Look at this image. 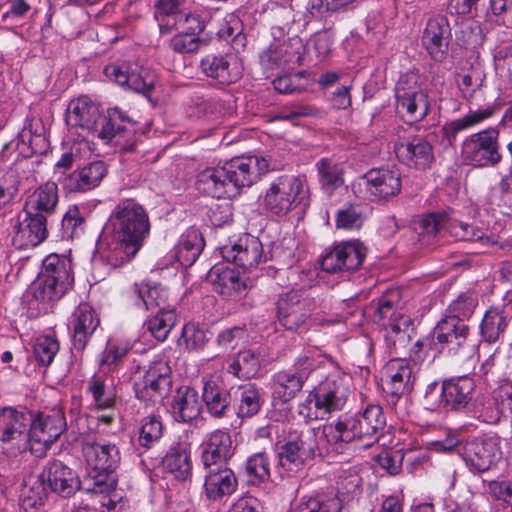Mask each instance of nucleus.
I'll return each instance as SVG.
<instances>
[{
	"instance_id": "60",
	"label": "nucleus",
	"mask_w": 512,
	"mask_h": 512,
	"mask_svg": "<svg viewBox=\"0 0 512 512\" xmlns=\"http://www.w3.org/2000/svg\"><path fill=\"white\" fill-rule=\"evenodd\" d=\"M33 350L37 362L48 366L59 350V343L51 336H40L36 339Z\"/></svg>"
},
{
	"instance_id": "64",
	"label": "nucleus",
	"mask_w": 512,
	"mask_h": 512,
	"mask_svg": "<svg viewBox=\"0 0 512 512\" xmlns=\"http://www.w3.org/2000/svg\"><path fill=\"white\" fill-rule=\"evenodd\" d=\"M298 414L306 421L323 419L327 414L320 404L314 389L298 405Z\"/></svg>"
},
{
	"instance_id": "44",
	"label": "nucleus",
	"mask_w": 512,
	"mask_h": 512,
	"mask_svg": "<svg viewBox=\"0 0 512 512\" xmlns=\"http://www.w3.org/2000/svg\"><path fill=\"white\" fill-rule=\"evenodd\" d=\"M41 274L57 284L71 288L74 282L70 261L52 254L43 261Z\"/></svg>"
},
{
	"instance_id": "18",
	"label": "nucleus",
	"mask_w": 512,
	"mask_h": 512,
	"mask_svg": "<svg viewBox=\"0 0 512 512\" xmlns=\"http://www.w3.org/2000/svg\"><path fill=\"white\" fill-rule=\"evenodd\" d=\"M450 39L451 28L446 17L436 15L429 18L421 43L433 60L442 62L447 57Z\"/></svg>"
},
{
	"instance_id": "6",
	"label": "nucleus",
	"mask_w": 512,
	"mask_h": 512,
	"mask_svg": "<svg viewBox=\"0 0 512 512\" xmlns=\"http://www.w3.org/2000/svg\"><path fill=\"white\" fill-rule=\"evenodd\" d=\"M415 73L401 75L395 87L396 110L410 123L423 120L430 110L428 92Z\"/></svg>"
},
{
	"instance_id": "43",
	"label": "nucleus",
	"mask_w": 512,
	"mask_h": 512,
	"mask_svg": "<svg viewBox=\"0 0 512 512\" xmlns=\"http://www.w3.org/2000/svg\"><path fill=\"white\" fill-rule=\"evenodd\" d=\"M133 293L136 296L135 304L144 307L146 310L158 309L162 311L167 309V291L160 285L135 284Z\"/></svg>"
},
{
	"instance_id": "52",
	"label": "nucleus",
	"mask_w": 512,
	"mask_h": 512,
	"mask_svg": "<svg viewBox=\"0 0 512 512\" xmlns=\"http://www.w3.org/2000/svg\"><path fill=\"white\" fill-rule=\"evenodd\" d=\"M477 304V294L474 291L467 290L449 304L445 318H453L465 322L466 319L472 316Z\"/></svg>"
},
{
	"instance_id": "27",
	"label": "nucleus",
	"mask_w": 512,
	"mask_h": 512,
	"mask_svg": "<svg viewBox=\"0 0 512 512\" xmlns=\"http://www.w3.org/2000/svg\"><path fill=\"white\" fill-rule=\"evenodd\" d=\"M394 151L402 162L418 169L430 167L434 160L433 148L429 141L414 136L395 143Z\"/></svg>"
},
{
	"instance_id": "62",
	"label": "nucleus",
	"mask_w": 512,
	"mask_h": 512,
	"mask_svg": "<svg viewBox=\"0 0 512 512\" xmlns=\"http://www.w3.org/2000/svg\"><path fill=\"white\" fill-rule=\"evenodd\" d=\"M93 399L101 409L111 408L114 405V393L108 389L105 380L99 376H94L89 385Z\"/></svg>"
},
{
	"instance_id": "22",
	"label": "nucleus",
	"mask_w": 512,
	"mask_h": 512,
	"mask_svg": "<svg viewBox=\"0 0 512 512\" xmlns=\"http://www.w3.org/2000/svg\"><path fill=\"white\" fill-rule=\"evenodd\" d=\"M41 478L51 491L64 498L72 496L81 486L76 472L58 460L47 464Z\"/></svg>"
},
{
	"instance_id": "8",
	"label": "nucleus",
	"mask_w": 512,
	"mask_h": 512,
	"mask_svg": "<svg viewBox=\"0 0 512 512\" xmlns=\"http://www.w3.org/2000/svg\"><path fill=\"white\" fill-rule=\"evenodd\" d=\"M434 334L440 351L448 356L464 362L475 353L476 345L469 337L470 328L463 321L444 318L437 324Z\"/></svg>"
},
{
	"instance_id": "11",
	"label": "nucleus",
	"mask_w": 512,
	"mask_h": 512,
	"mask_svg": "<svg viewBox=\"0 0 512 512\" xmlns=\"http://www.w3.org/2000/svg\"><path fill=\"white\" fill-rule=\"evenodd\" d=\"M314 307L304 290H290L277 301L278 320L287 330L296 331L307 322Z\"/></svg>"
},
{
	"instance_id": "35",
	"label": "nucleus",
	"mask_w": 512,
	"mask_h": 512,
	"mask_svg": "<svg viewBox=\"0 0 512 512\" xmlns=\"http://www.w3.org/2000/svg\"><path fill=\"white\" fill-rule=\"evenodd\" d=\"M208 279L214 285L215 291L226 297L238 296L246 288L239 272L229 267L214 266L209 271Z\"/></svg>"
},
{
	"instance_id": "50",
	"label": "nucleus",
	"mask_w": 512,
	"mask_h": 512,
	"mask_svg": "<svg viewBox=\"0 0 512 512\" xmlns=\"http://www.w3.org/2000/svg\"><path fill=\"white\" fill-rule=\"evenodd\" d=\"M328 366H333L330 359H323L313 351H305L297 357L290 370L305 383L312 373Z\"/></svg>"
},
{
	"instance_id": "51",
	"label": "nucleus",
	"mask_w": 512,
	"mask_h": 512,
	"mask_svg": "<svg viewBox=\"0 0 512 512\" xmlns=\"http://www.w3.org/2000/svg\"><path fill=\"white\" fill-rule=\"evenodd\" d=\"M260 367L259 355L248 349L237 353L228 371L238 378L249 379L259 372Z\"/></svg>"
},
{
	"instance_id": "47",
	"label": "nucleus",
	"mask_w": 512,
	"mask_h": 512,
	"mask_svg": "<svg viewBox=\"0 0 512 512\" xmlns=\"http://www.w3.org/2000/svg\"><path fill=\"white\" fill-rule=\"evenodd\" d=\"M506 327L507 320L504 310L498 307H491L484 314L480 325V333L486 342L494 343L504 333Z\"/></svg>"
},
{
	"instance_id": "1",
	"label": "nucleus",
	"mask_w": 512,
	"mask_h": 512,
	"mask_svg": "<svg viewBox=\"0 0 512 512\" xmlns=\"http://www.w3.org/2000/svg\"><path fill=\"white\" fill-rule=\"evenodd\" d=\"M65 119L71 128L110 141L123 132L124 127L121 123L126 117L118 109L110 110L108 115H105L97 103L87 96H81L69 103Z\"/></svg>"
},
{
	"instance_id": "28",
	"label": "nucleus",
	"mask_w": 512,
	"mask_h": 512,
	"mask_svg": "<svg viewBox=\"0 0 512 512\" xmlns=\"http://www.w3.org/2000/svg\"><path fill=\"white\" fill-rule=\"evenodd\" d=\"M200 69L207 77L220 84H231L241 77V68L232 55H206L200 62Z\"/></svg>"
},
{
	"instance_id": "29",
	"label": "nucleus",
	"mask_w": 512,
	"mask_h": 512,
	"mask_svg": "<svg viewBox=\"0 0 512 512\" xmlns=\"http://www.w3.org/2000/svg\"><path fill=\"white\" fill-rule=\"evenodd\" d=\"M82 453L87 465L93 471L116 469L120 454L116 445L97 441H84Z\"/></svg>"
},
{
	"instance_id": "26",
	"label": "nucleus",
	"mask_w": 512,
	"mask_h": 512,
	"mask_svg": "<svg viewBox=\"0 0 512 512\" xmlns=\"http://www.w3.org/2000/svg\"><path fill=\"white\" fill-rule=\"evenodd\" d=\"M367 192L375 199H388L396 196L401 190L399 172L389 169H372L361 179Z\"/></svg>"
},
{
	"instance_id": "20",
	"label": "nucleus",
	"mask_w": 512,
	"mask_h": 512,
	"mask_svg": "<svg viewBox=\"0 0 512 512\" xmlns=\"http://www.w3.org/2000/svg\"><path fill=\"white\" fill-rule=\"evenodd\" d=\"M25 217L17 221L12 238L18 249H28L41 244L48 236L47 218L24 211Z\"/></svg>"
},
{
	"instance_id": "23",
	"label": "nucleus",
	"mask_w": 512,
	"mask_h": 512,
	"mask_svg": "<svg viewBox=\"0 0 512 512\" xmlns=\"http://www.w3.org/2000/svg\"><path fill=\"white\" fill-rule=\"evenodd\" d=\"M201 449V462L204 467L227 465L234 453L230 434L221 429L208 433Z\"/></svg>"
},
{
	"instance_id": "38",
	"label": "nucleus",
	"mask_w": 512,
	"mask_h": 512,
	"mask_svg": "<svg viewBox=\"0 0 512 512\" xmlns=\"http://www.w3.org/2000/svg\"><path fill=\"white\" fill-rule=\"evenodd\" d=\"M163 466L177 480H187L192 472V462L188 447L183 444L172 446L163 458Z\"/></svg>"
},
{
	"instance_id": "3",
	"label": "nucleus",
	"mask_w": 512,
	"mask_h": 512,
	"mask_svg": "<svg viewBox=\"0 0 512 512\" xmlns=\"http://www.w3.org/2000/svg\"><path fill=\"white\" fill-rule=\"evenodd\" d=\"M309 200V188L305 179L283 175L272 181L263 196L264 208L277 216L287 215Z\"/></svg>"
},
{
	"instance_id": "13",
	"label": "nucleus",
	"mask_w": 512,
	"mask_h": 512,
	"mask_svg": "<svg viewBox=\"0 0 512 512\" xmlns=\"http://www.w3.org/2000/svg\"><path fill=\"white\" fill-rule=\"evenodd\" d=\"M269 165L266 159L257 156L235 158L223 165L230 197L234 196L242 187L251 186L256 179L268 171Z\"/></svg>"
},
{
	"instance_id": "19",
	"label": "nucleus",
	"mask_w": 512,
	"mask_h": 512,
	"mask_svg": "<svg viewBox=\"0 0 512 512\" xmlns=\"http://www.w3.org/2000/svg\"><path fill=\"white\" fill-rule=\"evenodd\" d=\"M104 74L119 85L143 94H148L156 81L155 74L148 69L143 67L131 69L126 64H109L105 67Z\"/></svg>"
},
{
	"instance_id": "59",
	"label": "nucleus",
	"mask_w": 512,
	"mask_h": 512,
	"mask_svg": "<svg viewBox=\"0 0 512 512\" xmlns=\"http://www.w3.org/2000/svg\"><path fill=\"white\" fill-rule=\"evenodd\" d=\"M19 185V175L15 170L0 171V210L13 201L18 193Z\"/></svg>"
},
{
	"instance_id": "7",
	"label": "nucleus",
	"mask_w": 512,
	"mask_h": 512,
	"mask_svg": "<svg viewBox=\"0 0 512 512\" xmlns=\"http://www.w3.org/2000/svg\"><path fill=\"white\" fill-rule=\"evenodd\" d=\"M400 291L398 289H389L378 298L376 310L374 312V321L386 329H389L387 338L393 339L394 344L397 341L404 343L410 338L412 320L400 308Z\"/></svg>"
},
{
	"instance_id": "21",
	"label": "nucleus",
	"mask_w": 512,
	"mask_h": 512,
	"mask_svg": "<svg viewBox=\"0 0 512 512\" xmlns=\"http://www.w3.org/2000/svg\"><path fill=\"white\" fill-rule=\"evenodd\" d=\"M222 255L228 262L249 270L262 261L263 246L257 237L245 234L234 245L223 247Z\"/></svg>"
},
{
	"instance_id": "48",
	"label": "nucleus",
	"mask_w": 512,
	"mask_h": 512,
	"mask_svg": "<svg viewBox=\"0 0 512 512\" xmlns=\"http://www.w3.org/2000/svg\"><path fill=\"white\" fill-rule=\"evenodd\" d=\"M318 180L323 190L332 193L343 185L342 167L329 158H322L316 163Z\"/></svg>"
},
{
	"instance_id": "12",
	"label": "nucleus",
	"mask_w": 512,
	"mask_h": 512,
	"mask_svg": "<svg viewBox=\"0 0 512 512\" xmlns=\"http://www.w3.org/2000/svg\"><path fill=\"white\" fill-rule=\"evenodd\" d=\"M30 419L13 408L0 410V442L12 454L23 453L29 447L28 425Z\"/></svg>"
},
{
	"instance_id": "17",
	"label": "nucleus",
	"mask_w": 512,
	"mask_h": 512,
	"mask_svg": "<svg viewBox=\"0 0 512 512\" xmlns=\"http://www.w3.org/2000/svg\"><path fill=\"white\" fill-rule=\"evenodd\" d=\"M305 45L298 36L288 40H275L267 51L261 55V61L268 68L291 69L300 65L303 59Z\"/></svg>"
},
{
	"instance_id": "4",
	"label": "nucleus",
	"mask_w": 512,
	"mask_h": 512,
	"mask_svg": "<svg viewBox=\"0 0 512 512\" xmlns=\"http://www.w3.org/2000/svg\"><path fill=\"white\" fill-rule=\"evenodd\" d=\"M318 451L316 433L313 429L290 431L286 442L278 451V466L288 477L302 474L306 462L313 459Z\"/></svg>"
},
{
	"instance_id": "56",
	"label": "nucleus",
	"mask_w": 512,
	"mask_h": 512,
	"mask_svg": "<svg viewBox=\"0 0 512 512\" xmlns=\"http://www.w3.org/2000/svg\"><path fill=\"white\" fill-rule=\"evenodd\" d=\"M163 434V426L159 417L149 415L141 421L138 441L141 446L150 448L157 443Z\"/></svg>"
},
{
	"instance_id": "53",
	"label": "nucleus",
	"mask_w": 512,
	"mask_h": 512,
	"mask_svg": "<svg viewBox=\"0 0 512 512\" xmlns=\"http://www.w3.org/2000/svg\"><path fill=\"white\" fill-rule=\"evenodd\" d=\"M116 469H110L105 471H93L89 472L85 483V488L88 492L94 494H109L116 489L117 479L115 475Z\"/></svg>"
},
{
	"instance_id": "24",
	"label": "nucleus",
	"mask_w": 512,
	"mask_h": 512,
	"mask_svg": "<svg viewBox=\"0 0 512 512\" xmlns=\"http://www.w3.org/2000/svg\"><path fill=\"white\" fill-rule=\"evenodd\" d=\"M500 451L496 441L492 438H474L466 442L463 449V458L471 470L485 472L499 459Z\"/></svg>"
},
{
	"instance_id": "63",
	"label": "nucleus",
	"mask_w": 512,
	"mask_h": 512,
	"mask_svg": "<svg viewBox=\"0 0 512 512\" xmlns=\"http://www.w3.org/2000/svg\"><path fill=\"white\" fill-rule=\"evenodd\" d=\"M207 341L205 332L193 324H187L182 329L178 340L180 346L184 345L188 351H197L204 347Z\"/></svg>"
},
{
	"instance_id": "42",
	"label": "nucleus",
	"mask_w": 512,
	"mask_h": 512,
	"mask_svg": "<svg viewBox=\"0 0 512 512\" xmlns=\"http://www.w3.org/2000/svg\"><path fill=\"white\" fill-rule=\"evenodd\" d=\"M304 384L290 369L279 371L273 377V396L282 403H288L303 389Z\"/></svg>"
},
{
	"instance_id": "58",
	"label": "nucleus",
	"mask_w": 512,
	"mask_h": 512,
	"mask_svg": "<svg viewBox=\"0 0 512 512\" xmlns=\"http://www.w3.org/2000/svg\"><path fill=\"white\" fill-rule=\"evenodd\" d=\"M450 233L461 241L479 242L482 245L491 243L490 237L486 231L478 226L463 222H453L450 224Z\"/></svg>"
},
{
	"instance_id": "36",
	"label": "nucleus",
	"mask_w": 512,
	"mask_h": 512,
	"mask_svg": "<svg viewBox=\"0 0 512 512\" xmlns=\"http://www.w3.org/2000/svg\"><path fill=\"white\" fill-rule=\"evenodd\" d=\"M225 173L223 166L207 167L197 175V189L213 198L230 197L232 184H227Z\"/></svg>"
},
{
	"instance_id": "34",
	"label": "nucleus",
	"mask_w": 512,
	"mask_h": 512,
	"mask_svg": "<svg viewBox=\"0 0 512 512\" xmlns=\"http://www.w3.org/2000/svg\"><path fill=\"white\" fill-rule=\"evenodd\" d=\"M58 203V188L56 183L47 182L38 187L26 200L24 211L42 215L48 219Z\"/></svg>"
},
{
	"instance_id": "25",
	"label": "nucleus",
	"mask_w": 512,
	"mask_h": 512,
	"mask_svg": "<svg viewBox=\"0 0 512 512\" xmlns=\"http://www.w3.org/2000/svg\"><path fill=\"white\" fill-rule=\"evenodd\" d=\"M99 325L100 319L93 307L88 303H80L70 320L74 348L83 351Z\"/></svg>"
},
{
	"instance_id": "45",
	"label": "nucleus",
	"mask_w": 512,
	"mask_h": 512,
	"mask_svg": "<svg viewBox=\"0 0 512 512\" xmlns=\"http://www.w3.org/2000/svg\"><path fill=\"white\" fill-rule=\"evenodd\" d=\"M341 509V501L337 494L332 491L302 498L293 512H340Z\"/></svg>"
},
{
	"instance_id": "46",
	"label": "nucleus",
	"mask_w": 512,
	"mask_h": 512,
	"mask_svg": "<svg viewBox=\"0 0 512 512\" xmlns=\"http://www.w3.org/2000/svg\"><path fill=\"white\" fill-rule=\"evenodd\" d=\"M234 397L238 402V416L251 417L261 408V396L258 387L253 383L239 385L234 390Z\"/></svg>"
},
{
	"instance_id": "16",
	"label": "nucleus",
	"mask_w": 512,
	"mask_h": 512,
	"mask_svg": "<svg viewBox=\"0 0 512 512\" xmlns=\"http://www.w3.org/2000/svg\"><path fill=\"white\" fill-rule=\"evenodd\" d=\"M365 257V247L359 241L340 243L327 252L321 260V267L328 273L358 269Z\"/></svg>"
},
{
	"instance_id": "33",
	"label": "nucleus",
	"mask_w": 512,
	"mask_h": 512,
	"mask_svg": "<svg viewBox=\"0 0 512 512\" xmlns=\"http://www.w3.org/2000/svg\"><path fill=\"white\" fill-rule=\"evenodd\" d=\"M117 234L111 232V239L105 247L100 244L99 253L103 260L116 268L130 261L142 247L128 239H121Z\"/></svg>"
},
{
	"instance_id": "32",
	"label": "nucleus",
	"mask_w": 512,
	"mask_h": 512,
	"mask_svg": "<svg viewBox=\"0 0 512 512\" xmlns=\"http://www.w3.org/2000/svg\"><path fill=\"white\" fill-rule=\"evenodd\" d=\"M106 172L105 164L102 161H94L65 176L62 184L70 192L88 191L101 183Z\"/></svg>"
},
{
	"instance_id": "39",
	"label": "nucleus",
	"mask_w": 512,
	"mask_h": 512,
	"mask_svg": "<svg viewBox=\"0 0 512 512\" xmlns=\"http://www.w3.org/2000/svg\"><path fill=\"white\" fill-rule=\"evenodd\" d=\"M172 408L176 417L183 422L196 419L202 408L197 391L188 386L179 388L173 398Z\"/></svg>"
},
{
	"instance_id": "10",
	"label": "nucleus",
	"mask_w": 512,
	"mask_h": 512,
	"mask_svg": "<svg viewBox=\"0 0 512 512\" xmlns=\"http://www.w3.org/2000/svg\"><path fill=\"white\" fill-rule=\"evenodd\" d=\"M499 131L489 128L467 137L462 144V157L478 167L494 166L501 161Z\"/></svg>"
},
{
	"instance_id": "2",
	"label": "nucleus",
	"mask_w": 512,
	"mask_h": 512,
	"mask_svg": "<svg viewBox=\"0 0 512 512\" xmlns=\"http://www.w3.org/2000/svg\"><path fill=\"white\" fill-rule=\"evenodd\" d=\"M386 426V416L380 405H368L362 412L323 426L322 434L330 444L377 440Z\"/></svg>"
},
{
	"instance_id": "15",
	"label": "nucleus",
	"mask_w": 512,
	"mask_h": 512,
	"mask_svg": "<svg viewBox=\"0 0 512 512\" xmlns=\"http://www.w3.org/2000/svg\"><path fill=\"white\" fill-rule=\"evenodd\" d=\"M171 369L164 361L154 362L141 381L135 382L136 397L142 401L157 402L171 386Z\"/></svg>"
},
{
	"instance_id": "30",
	"label": "nucleus",
	"mask_w": 512,
	"mask_h": 512,
	"mask_svg": "<svg viewBox=\"0 0 512 512\" xmlns=\"http://www.w3.org/2000/svg\"><path fill=\"white\" fill-rule=\"evenodd\" d=\"M385 390L398 399L413 390V370L406 359H392L385 367Z\"/></svg>"
},
{
	"instance_id": "9",
	"label": "nucleus",
	"mask_w": 512,
	"mask_h": 512,
	"mask_svg": "<svg viewBox=\"0 0 512 512\" xmlns=\"http://www.w3.org/2000/svg\"><path fill=\"white\" fill-rule=\"evenodd\" d=\"M28 449L36 457H43L66 430V420L61 410L50 413H39L33 419L29 418Z\"/></svg>"
},
{
	"instance_id": "41",
	"label": "nucleus",
	"mask_w": 512,
	"mask_h": 512,
	"mask_svg": "<svg viewBox=\"0 0 512 512\" xmlns=\"http://www.w3.org/2000/svg\"><path fill=\"white\" fill-rule=\"evenodd\" d=\"M204 240L199 231L188 230L183 234L176 245L174 252L177 261L185 267L191 266L201 254Z\"/></svg>"
},
{
	"instance_id": "61",
	"label": "nucleus",
	"mask_w": 512,
	"mask_h": 512,
	"mask_svg": "<svg viewBox=\"0 0 512 512\" xmlns=\"http://www.w3.org/2000/svg\"><path fill=\"white\" fill-rule=\"evenodd\" d=\"M512 200V173L503 176L500 182L490 188L487 201L491 205L506 206Z\"/></svg>"
},
{
	"instance_id": "31",
	"label": "nucleus",
	"mask_w": 512,
	"mask_h": 512,
	"mask_svg": "<svg viewBox=\"0 0 512 512\" xmlns=\"http://www.w3.org/2000/svg\"><path fill=\"white\" fill-rule=\"evenodd\" d=\"M204 469L206 471L204 490L210 500H219L236 490L237 479L227 465L204 467Z\"/></svg>"
},
{
	"instance_id": "55",
	"label": "nucleus",
	"mask_w": 512,
	"mask_h": 512,
	"mask_svg": "<svg viewBox=\"0 0 512 512\" xmlns=\"http://www.w3.org/2000/svg\"><path fill=\"white\" fill-rule=\"evenodd\" d=\"M176 323V314L172 309L158 311L155 316L147 321V328L158 340H166L169 332Z\"/></svg>"
},
{
	"instance_id": "37",
	"label": "nucleus",
	"mask_w": 512,
	"mask_h": 512,
	"mask_svg": "<svg viewBox=\"0 0 512 512\" xmlns=\"http://www.w3.org/2000/svg\"><path fill=\"white\" fill-rule=\"evenodd\" d=\"M473 390V380L468 377L444 381L442 383L444 408L460 409L465 407L471 399Z\"/></svg>"
},
{
	"instance_id": "49",
	"label": "nucleus",
	"mask_w": 512,
	"mask_h": 512,
	"mask_svg": "<svg viewBox=\"0 0 512 512\" xmlns=\"http://www.w3.org/2000/svg\"><path fill=\"white\" fill-rule=\"evenodd\" d=\"M494 111L495 110L492 107L469 111V113L463 117L447 124L443 128L444 134L449 139V141L454 140L459 132L469 129L490 118L494 114Z\"/></svg>"
},
{
	"instance_id": "14",
	"label": "nucleus",
	"mask_w": 512,
	"mask_h": 512,
	"mask_svg": "<svg viewBox=\"0 0 512 512\" xmlns=\"http://www.w3.org/2000/svg\"><path fill=\"white\" fill-rule=\"evenodd\" d=\"M314 391L327 415L342 410L350 394L347 377L335 367Z\"/></svg>"
},
{
	"instance_id": "57",
	"label": "nucleus",
	"mask_w": 512,
	"mask_h": 512,
	"mask_svg": "<svg viewBox=\"0 0 512 512\" xmlns=\"http://www.w3.org/2000/svg\"><path fill=\"white\" fill-rule=\"evenodd\" d=\"M473 412L477 419L487 424L498 423L502 416V410L494 394L491 397L477 399Z\"/></svg>"
},
{
	"instance_id": "54",
	"label": "nucleus",
	"mask_w": 512,
	"mask_h": 512,
	"mask_svg": "<svg viewBox=\"0 0 512 512\" xmlns=\"http://www.w3.org/2000/svg\"><path fill=\"white\" fill-rule=\"evenodd\" d=\"M70 288L57 284L42 274L33 285V297L40 302L57 301L64 296Z\"/></svg>"
},
{
	"instance_id": "5",
	"label": "nucleus",
	"mask_w": 512,
	"mask_h": 512,
	"mask_svg": "<svg viewBox=\"0 0 512 512\" xmlns=\"http://www.w3.org/2000/svg\"><path fill=\"white\" fill-rule=\"evenodd\" d=\"M106 229L142 246L150 231L149 217L141 205L127 200L115 207Z\"/></svg>"
},
{
	"instance_id": "40",
	"label": "nucleus",
	"mask_w": 512,
	"mask_h": 512,
	"mask_svg": "<svg viewBox=\"0 0 512 512\" xmlns=\"http://www.w3.org/2000/svg\"><path fill=\"white\" fill-rule=\"evenodd\" d=\"M203 402L208 413L214 418L226 415L230 402V392L215 381H207L203 387Z\"/></svg>"
}]
</instances>
